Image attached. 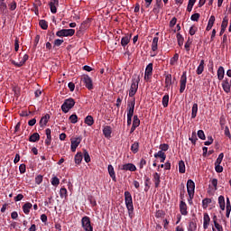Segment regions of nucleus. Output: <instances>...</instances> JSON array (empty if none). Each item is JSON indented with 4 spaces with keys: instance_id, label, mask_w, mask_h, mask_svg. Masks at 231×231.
<instances>
[{
    "instance_id": "obj_1",
    "label": "nucleus",
    "mask_w": 231,
    "mask_h": 231,
    "mask_svg": "<svg viewBox=\"0 0 231 231\" xmlns=\"http://www.w3.org/2000/svg\"><path fill=\"white\" fill-rule=\"evenodd\" d=\"M125 203L128 210V216L133 219V213L134 212V206L133 205V196L131 192L125 191Z\"/></svg>"
},
{
    "instance_id": "obj_2",
    "label": "nucleus",
    "mask_w": 231,
    "mask_h": 231,
    "mask_svg": "<svg viewBox=\"0 0 231 231\" xmlns=\"http://www.w3.org/2000/svg\"><path fill=\"white\" fill-rule=\"evenodd\" d=\"M140 84V76L134 75L132 79V84L129 89V97H133L138 91V85Z\"/></svg>"
},
{
    "instance_id": "obj_3",
    "label": "nucleus",
    "mask_w": 231,
    "mask_h": 231,
    "mask_svg": "<svg viewBox=\"0 0 231 231\" xmlns=\"http://www.w3.org/2000/svg\"><path fill=\"white\" fill-rule=\"evenodd\" d=\"M75 107V99L73 98H67L64 100L63 104L61 105V111L63 113H69L70 109Z\"/></svg>"
},
{
    "instance_id": "obj_4",
    "label": "nucleus",
    "mask_w": 231,
    "mask_h": 231,
    "mask_svg": "<svg viewBox=\"0 0 231 231\" xmlns=\"http://www.w3.org/2000/svg\"><path fill=\"white\" fill-rule=\"evenodd\" d=\"M81 81L83 82L85 88L88 89V91H92V89L95 88V87L93 86V79H91V77H89V75H83L81 77Z\"/></svg>"
},
{
    "instance_id": "obj_5",
    "label": "nucleus",
    "mask_w": 231,
    "mask_h": 231,
    "mask_svg": "<svg viewBox=\"0 0 231 231\" xmlns=\"http://www.w3.org/2000/svg\"><path fill=\"white\" fill-rule=\"evenodd\" d=\"M81 226L85 231H93V226H91V218L85 216L81 218Z\"/></svg>"
},
{
    "instance_id": "obj_6",
    "label": "nucleus",
    "mask_w": 231,
    "mask_h": 231,
    "mask_svg": "<svg viewBox=\"0 0 231 231\" xmlns=\"http://www.w3.org/2000/svg\"><path fill=\"white\" fill-rule=\"evenodd\" d=\"M57 37H73L75 35L74 29H61L56 32Z\"/></svg>"
},
{
    "instance_id": "obj_7",
    "label": "nucleus",
    "mask_w": 231,
    "mask_h": 231,
    "mask_svg": "<svg viewBox=\"0 0 231 231\" xmlns=\"http://www.w3.org/2000/svg\"><path fill=\"white\" fill-rule=\"evenodd\" d=\"M187 88V71L182 72L180 79V93H183Z\"/></svg>"
},
{
    "instance_id": "obj_8",
    "label": "nucleus",
    "mask_w": 231,
    "mask_h": 231,
    "mask_svg": "<svg viewBox=\"0 0 231 231\" xmlns=\"http://www.w3.org/2000/svg\"><path fill=\"white\" fill-rule=\"evenodd\" d=\"M134 106H136V98L133 97L127 101V114L134 115Z\"/></svg>"
},
{
    "instance_id": "obj_9",
    "label": "nucleus",
    "mask_w": 231,
    "mask_h": 231,
    "mask_svg": "<svg viewBox=\"0 0 231 231\" xmlns=\"http://www.w3.org/2000/svg\"><path fill=\"white\" fill-rule=\"evenodd\" d=\"M28 59H30V56H28V54H24L20 62H16L15 60H11V63L16 68H22V66H24V64H26V60H28Z\"/></svg>"
},
{
    "instance_id": "obj_10",
    "label": "nucleus",
    "mask_w": 231,
    "mask_h": 231,
    "mask_svg": "<svg viewBox=\"0 0 231 231\" xmlns=\"http://www.w3.org/2000/svg\"><path fill=\"white\" fill-rule=\"evenodd\" d=\"M152 181L154 183L155 189H159L160 184L162 183V174L154 172L152 174Z\"/></svg>"
},
{
    "instance_id": "obj_11",
    "label": "nucleus",
    "mask_w": 231,
    "mask_h": 231,
    "mask_svg": "<svg viewBox=\"0 0 231 231\" xmlns=\"http://www.w3.org/2000/svg\"><path fill=\"white\" fill-rule=\"evenodd\" d=\"M187 190H188V194H194L196 190V183H194L192 180H188Z\"/></svg>"
},
{
    "instance_id": "obj_12",
    "label": "nucleus",
    "mask_w": 231,
    "mask_h": 231,
    "mask_svg": "<svg viewBox=\"0 0 231 231\" xmlns=\"http://www.w3.org/2000/svg\"><path fill=\"white\" fill-rule=\"evenodd\" d=\"M112 134H113V128H111V126L106 125L103 127V134L105 138H107V140H109L111 138Z\"/></svg>"
},
{
    "instance_id": "obj_13",
    "label": "nucleus",
    "mask_w": 231,
    "mask_h": 231,
    "mask_svg": "<svg viewBox=\"0 0 231 231\" xmlns=\"http://www.w3.org/2000/svg\"><path fill=\"white\" fill-rule=\"evenodd\" d=\"M49 6L51 8V14H55L57 12V7L59 6V0H51L49 3Z\"/></svg>"
},
{
    "instance_id": "obj_14",
    "label": "nucleus",
    "mask_w": 231,
    "mask_h": 231,
    "mask_svg": "<svg viewBox=\"0 0 231 231\" xmlns=\"http://www.w3.org/2000/svg\"><path fill=\"white\" fill-rule=\"evenodd\" d=\"M122 171H130V172H134L136 171V166L133 163L124 164L121 168Z\"/></svg>"
},
{
    "instance_id": "obj_15",
    "label": "nucleus",
    "mask_w": 231,
    "mask_h": 231,
    "mask_svg": "<svg viewBox=\"0 0 231 231\" xmlns=\"http://www.w3.org/2000/svg\"><path fill=\"white\" fill-rule=\"evenodd\" d=\"M147 77H152V63H149L146 66L144 72V80H147Z\"/></svg>"
},
{
    "instance_id": "obj_16",
    "label": "nucleus",
    "mask_w": 231,
    "mask_h": 231,
    "mask_svg": "<svg viewBox=\"0 0 231 231\" xmlns=\"http://www.w3.org/2000/svg\"><path fill=\"white\" fill-rule=\"evenodd\" d=\"M209 225H210V216H208V213H204V217H203L204 230H207V228H208Z\"/></svg>"
},
{
    "instance_id": "obj_17",
    "label": "nucleus",
    "mask_w": 231,
    "mask_h": 231,
    "mask_svg": "<svg viewBox=\"0 0 231 231\" xmlns=\"http://www.w3.org/2000/svg\"><path fill=\"white\" fill-rule=\"evenodd\" d=\"M180 212L182 216H187V214H189V211H187V203L183 200L180 202Z\"/></svg>"
},
{
    "instance_id": "obj_18",
    "label": "nucleus",
    "mask_w": 231,
    "mask_h": 231,
    "mask_svg": "<svg viewBox=\"0 0 231 231\" xmlns=\"http://www.w3.org/2000/svg\"><path fill=\"white\" fill-rule=\"evenodd\" d=\"M227 26H228V16H225L221 23L220 35H223V33H225V31L226 30Z\"/></svg>"
},
{
    "instance_id": "obj_19",
    "label": "nucleus",
    "mask_w": 231,
    "mask_h": 231,
    "mask_svg": "<svg viewBox=\"0 0 231 231\" xmlns=\"http://www.w3.org/2000/svg\"><path fill=\"white\" fill-rule=\"evenodd\" d=\"M107 171L109 173L110 178H112L113 181H116V173L115 172V168L113 165L109 164L107 166Z\"/></svg>"
},
{
    "instance_id": "obj_20",
    "label": "nucleus",
    "mask_w": 231,
    "mask_h": 231,
    "mask_svg": "<svg viewBox=\"0 0 231 231\" xmlns=\"http://www.w3.org/2000/svg\"><path fill=\"white\" fill-rule=\"evenodd\" d=\"M82 158H84V155L81 152H78L77 154L74 157V162L77 165H80L82 163Z\"/></svg>"
},
{
    "instance_id": "obj_21",
    "label": "nucleus",
    "mask_w": 231,
    "mask_h": 231,
    "mask_svg": "<svg viewBox=\"0 0 231 231\" xmlns=\"http://www.w3.org/2000/svg\"><path fill=\"white\" fill-rule=\"evenodd\" d=\"M205 71V60H201L197 68V75H201Z\"/></svg>"
},
{
    "instance_id": "obj_22",
    "label": "nucleus",
    "mask_w": 231,
    "mask_h": 231,
    "mask_svg": "<svg viewBox=\"0 0 231 231\" xmlns=\"http://www.w3.org/2000/svg\"><path fill=\"white\" fill-rule=\"evenodd\" d=\"M49 121H50V116H49V114H46L40 120V127H44V125H46Z\"/></svg>"
},
{
    "instance_id": "obj_23",
    "label": "nucleus",
    "mask_w": 231,
    "mask_h": 231,
    "mask_svg": "<svg viewBox=\"0 0 231 231\" xmlns=\"http://www.w3.org/2000/svg\"><path fill=\"white\" fill-rule=\"evenodd\" d=\"M171 84H172V75L167 74L165 76V88L167 89H169V88H171Z\"/></svg>"
},
{
    "instance_id": "obj_24",
    "label": "nucleus",
    "mask_w": 231,
    "mask_h": 231,
    "mask_svg": "<svg viewBox=\"0 0 231 231\" xmlns=\"http://www.w3.org/2000/svg\"><path fill=\"white\" fill-rule=\"evenodd\" d=\"M32 207H33V205H32V203L26 202V203L23 206V213L26 214V215L30 214V210H31Z\"/></svg>"
},
{
    "instance_id": "obj_25",
    "label": "nucleus",
    "mask_w": 231,
    "mask_h": 231,
    "mask_svg": "<svg viewBox=\"0 0 231 231\" xmlns=\"http://www.w3.org/2000/svg\"><path fill=\"white\" fill-rule=\"evenodd\" d=\"M129 42H131V35L125 36L121 39V45L123 46V48H125V46H127V44H129Z\"/></svg>"
},
{
    "instance_id": "obj_26",
    "label": "nucleus",
    "mask_w": 231,
    "mask_h": 231,
    "mask_svg": "<svg viewBox=\"0 0 231 231\" xmlns=\"http://www.w3.org/2000/svg\"><path fill=\"white\" fill-rule=\"evenodd\" d=\"M41 140V135H39V133H34L29 137V142H39Z\"/></svg>"
},
{
    "instance_id": "obj_27",
    "label": "nucleus",
    "mask_w": 231,
    "mask_h": 231,
    "mask_svg": "<svg viewBox=\"0 0 231 231\" xmlns=\"http://www.w3.org/2000/svg\"><path fill=\"white\" fill-rule=\"evenodd\" d=\"M217 79L218 80L225 79V69L223 67H219L217 69Z\"/></svg>"
},
{
    "instance_id": "obj_28",
    "label": "nucleus",
    "mask_w": 231,
    "mask_h": 231,
    "mask_svg": "<svg viewBox=\"0 0 231 231\" xmlns=\"http://www.w3.org/2000/svg\"><path fill=\"white\" fill-rule=\"evenodd\" d=\"M131 151L134 152V154H136V152L140 151V143L134 142L131 146Z\"/></svg>"
},
{
    "instance_id": "obj_29",
    "label": "nucleus",
    "mask_w": 231,
    "mask_h": 231,
    "mask_svg": "<svg viewBox=\"0 0 231 231\" xmlns=\"http://www.w3.org/2000/svg\"><path fill=\"white\" fill-rule=\"evenodd\" d=\"M85 124H87V125L91 127V125L95 124V119H93V116H87L85 118Z\"/></svg>"
},
{
    "instance_id": "obj_30",
    "label": "nucleus",
    "mask_w": 231,
    "mask_h": 231,
    "mask_svg": "<svg viewBox=\"0 0 231 231\" xmlns=\"http://www.w3.org/2000/svg\"><path fill=\"white\" fill-rule=\"evenodd\" d=\"M222 88L225 93H230V83H228V80L223 81Z\"/></svg>"
},
{
    "instance_id": "obj_31",
    "label": "nucleus",
    "mask_w": 231,
    "mask_h": 231,
    "mask_svg": "<svg viewBox=\"0 0 231 231\" xmlns=\"http://www.w3.org/2000/svg\"><path fill=\"white\" fill-rule=\"evenodd\" d=\"M158 41H160V38L153 37L152 42V50L153 51H156V50H158Z\"/></svg>"
},
{
    "instance_id": "obj_32",
    "label": "nucleus",
    "mask_w": 231,
    "mask_h": 231,
    "mask_svg": "<svg viewBox=\"0 0 231 231\" xmlns=\"http://www.w3.org/2000/svg\"><path fill=\"white\" fill-rule=\"evenodd\" d=\"M80 142H82V137H75L71 140V144L75 147H79V145H80Z\"/></svg>"
},
{
    "instance_id": "obj_33",
    "label": "nucleus",
    "mask_w": 231,
    "mask_h": 231,
    "mask_svg": "<svg viewBox=\"0 0 231 231\" xmlns=\"http://www.w3.org/2000/svg\"><path fill=\"white\" fill-rule=\"evenodd\" d=\"M198 116V104H193L192 109H191V118H196Z\"/></svg>"
},
{
    "instance_id": "obj_34",
    "label": "nucleus",
    "mask_w": 231,
    "mask_h": 231,
    "mask_svg": "<svg viewBox=\"0 0 231 231\" xmlns=\"http://www.w3.org/2000/svg\"><path fill=\"white\" fill-rule=\"evenodd\" d=\"M218 205L222 210H225V197L223 195L218 197Z\"/></svg>"
},
{
    "instance_id": "obj_35",
    "label": "nucleus",
    "mask_w": 231,
    "mask_h": 231,
    "mask_svg": "<svg viewBox=\"0 0 231 231\" xmlns=\"http://www.w3.org/2000/svg\"><path fill=\"white\" fill-rule=\"evenodd\" d=\"M151 182V178L146 177L144 180V192H149V189H151V185L149 184Z\"/></svg>"
},
{
    "instance_id": "obj_36",
    "label": "nucleus",
    "mask_w": 231,
    "mask_h": 231,
    "mask_svg": "<svg viewBox=\"0 0 231 231\" xmlns=\"http://www.w3.org/2000/svg\"><path fill=\"white\" fill-rule=\"evenodd\" d=\"M179 172L180 174H185V162L183 161L179 162Z\"/></svg>"
},
{
    "instance_id": "obj_37",
    "label": "nucleus",
    "mask_w": 231,
    "mask_h": 231,
    "mask_svg": "<svg viewBox=\"0 0 231 231\" xmlns=\"http://www.w3.org/2000/svg\"><path fill=\"white\" fill-rule=\"evenodd\" d=\"M179 59H180V54L175 53L174 56L170 60L171 66H174V64L178 62Z\"/></svg>"
},
{
    "instance_id": "obj_38",
    "label": "nucleus",
    "mask_w": 231,
    "mask_h": 231,
    "mask_svg": "<svg viewBox=\"0 0 231 231\" xmlns=\"http://www.w3.org/2000/svg\"><path fill=\"white\" fill-rule=\"evenodd\" d=\"M198 228V224H196V222L191 221L189 224V227H188V231H195Z\"/></svg>"
},
{
    "instance_id": "obj_39",
    "label": "nucleus",
    "mask_w": 231,
    "mask_h": 231,
    "mask_svg": "<svg viewBox=\"0 0 231 231\" xmlns=\"http://www.w3.org/2000/svg\"><path fill=\"white\" fill-rule=\"evenodd\" d=\"M189 140L193 145H196V142H198V135L196 134V132H192L191 137H189Z\"/></svg>"
},
{
    "instance_id": "obj_40",
    "label": "nucleus",
    "mask_w": 231,
    "mask_h": 231,
    "mask_svg": "<svg viewBox=\"0 0 231 231\" xmlns=\"http://www.w3.org/2000/svg\"><path fill=\"white\" fill-rule=\"evenodd\" d=\"M162 106H163V107H169V94H166L163 96Z\"/></svg>"
},
{
    "instance_id": "obj_41",
    "label": "nucleus",
    "mask_w": 231,
    "mask_h": 231,
    "mask_svg": "<svg viewBox=\"0 0 231 231\" xmlns=\"http://www.w3.org/2000/svg\"><path fill=\"white\" fill-rule=\"evenodd\" d=\"M39 26L42 28V30H48V23L46 20H40Z\"/></svg>"
},
{
    "instance_id": "obj_42",
    "label": "nucleus",
    "mask_w": 231,
    "mask_h": 231,
    "mask_svg": "<svg viewBox=\"0 0 231 231\" xmlns=\"http://www.w3.org/2000/svg\"><path fill=\"white\" fill-rule=\"evenodd\" d=\"M60 196L61 199L64 198H68V189H66V188H61L60 189Z\"/></svg>"
},
{
    "instance_id": "obj_43",
    "label": "nucleus",
    "mask_w": 231,
    "mask_h": 231,
    "mask_svg": "<svg viewBox=\"0 0 231 231\" xmlns=\"http://www.w3.org/2000/svg\"><path fill=\"white\" fill-rule=\"evenodd\" d=\"M210 203H212V199H204L202 200V207H203V208H208V205H210Z\"/></svg>"
},
{
    "instance_id": "obj_44",
    "label": "nucleus",
    "mask_w": 231,
    "mask_h": 231,
    "mask_svg": "<svg viewBox=\"0 0 231 231\" xmlns=\"http://www.w3.org/2000/svg\"><path fill=\"white\" fill-rule=\"evenodd\" d=\"M83 156L86 163H89V162H91V157L89 156V152H88L86 150H83Z\"/></svg>"
},
{
    "instance_id": "obj_45",
    "label": "nucleus",
    "mask_w": 231,
    "mask_h": 231,
    "mask_svg": "<svg viewBox=\"0 0 231 231\" xmlns=\"http://www.w3.org/2000/svg\"><path fill=\"white\" fill-rule=\"evenodd\" d=\"M69 120L70 121L71 124H77L79 122V116L77 115L72 114L69 117Z\"/></svg>"
},
{
    "instance_id": "obj_46",
    "label": "nucleus",
    "mask_w": 231,
    "mask_h": 231,
    "mask_svg": "<svg viewBox=\"0 0 231 231\" xmlns=\"http://www.w3.org/2000/svg\"><path fill=\"white\" fill-rule=\"evenodd\" d=\"M135 127H140V118H138V116H134L133 125Z\"/></svg>"
},
{
    "instance_id": "obj_47",
    "label": "nucleus",
    "mask_w": 231,
    "mask_h": 231,
    "mask_svg": "<svg viewBox=\"0 0 231 231\" xmlns=\"http://www.w3.org/2000/svg\"><path fill=\"white\" fill-rule=\"evenodd\" d=\"M177 41H178L179 46H183V41H185V39L183 38V35H181L180 33H177Z\"/></svg>"
},
{
    "instance_id": "obj_48",
    "label": "nucleus",
    "mask_w": 231,
    "mask_h": 231,
    "mask_svg": "<svg viewBox=\"0 0 231 231\" xmlns=\"http://www.w3.org/2000/svg\"><path fill=\"white\" fill-rule=\"evenodd\" d=\"M214 226L215 227L212 228L213 231H223V226H221L219 223L215 222Z\"/></svg>"
},
{
    "instance_id": "obj_49",
    "label": "nucleus",
    "mask_w": 231,
    "mask_h": 231,
    "mask_svg": "<svg viewBox=\"0 0 231 231\" xmlns=\"http://www.w3.org/2000/svg\"><path fill=\"white\" fill-rule=\"evenodd\" d=\"M199 17H201V14H199V13H195L191 15L190 19L191 21L198 23V21H199Z\"/></svg>"
},
{
    "instance_id": "obj_50",
    "label": "nucleus",
    "mask_w": 231,
    "mask_h": 231,
    "mask_svg": "<svg viewBox=\"0 0 231 231\" xmlns=\"http://www.w3.org/2000/svg\"><path fill=\"white\" fill-rule=\"evenodd\" d=\"M51 183L53 185V187H58V185L60 183V180L57 177H52Z\"/></svg>"
},
{
    "instance_id": "obj_51",
    "label": "nucleus",
    "mask_w": 231,
    "mask_h": 231,
    "mask_svg": "<svg viewBox=\"0 0 231 231\" xmlns=\"http://www.w3.org/2000/svg\"><path fill=\"white\" fill-rule=\"evenodd\" d=\"M159 149L162 151V152H167V151H169V144L167 143L160 144Z\"/></svg>"
},
{
    "instance_id": "obj_52",
    "label": "nucleus",
    "mask_w": 231,
    "mask_h": 231,
    "mask_svg": "<svg viewBox=\"0 0 231 231\" xmlns=\"http://www.w3.org/2000/svg\"><path fill=\"white\" fill-rule=\"evenodd\" d=\"M223 158H225V154L221 152L216 160L215 164H221V162H223Z\"/></svg>"
},
{
    "instance_id": "obj_53",
    "label": "nucleus",
    "mask_w": 231,
    "mask_h": 231,
    "mask_svg": "<svg viewBox=\"0 0 231 231\" xmlns=\"http://www.w3.org/2000/svg\"><path fill=\"white\" fill-rule=\"evenodd\" d=\"M197 134L200 140H206L205 132H203V130H199Z\"/></svg>"
},
{
    "instance_id": "obj_54",
    "label": "nucleus",
    "mask_w": 231,
    "mask_h": 231,
    "mask_svg": "<svg viewBox=\"0 0 231 231\" xmlns=\"http://www.w3.org/2000/svg\"><path fill=\"white\" fill-rule=\"evenodd\" d=\"M165 217V212L163 210H157L155 213V217L160 218V217Z\"/></svg>"
},
{
    "instance_id": "obj_55",
    "label": "nucleus",
    "mask_w": 231,
    "mask_h": 231,
    "mask_svg": "<svg viewBox=\"0 0 231 231\" xmlns=\"http://www.w3.org/2000/svg\"><path fill=\"white\" fill-rule=\"evenodd\" d=\"M196 32H198V28L196 27V25H192L189 28V35H196Z\"/></svg>"
},
{
    "instance_id": "obj_56",
    "label": "nucleus",
    "mask_w": 231,
    "mask_h": 231,
    "mask_svg": "<svg viewBox=\"0 0 231 231\" xmlns=\"http://www.w3.org/2000/svg\"><path fill=\"white\" fill-rule=\"evenodd\" d=\"M42 183V175H38L35 177V184L41 185Z\"/></svg>"
},
{
    "instance_id": "obj_57",
    "label": "nucleus",
    "mask_w": 231,
    "mask_h": 231,
    "mask_svg": "<svg viewBox=\"0 0 231 231\" xmlns=\"http://www.w3.org/2000/svg\"><path fill=\"white\" fill-rule=\"evenodd\" d=\"M134 114H127V126L129 127L133 123V116Z\"/></svg>"
},
{
    "instance_id": "obj_58",
    "label": "nucleus",
    "mask_w": 231,
    "mask_h": 231,
    "mask_svg": "<svg viewBox=\"0 0 231 231\" xmlns=\"http://www.w3.org/2000/svg\"><path fill=\"white\" fill-rule=\"evenodd\" d=\"M215 171L218 173L223 172V166L221 164H215Z\"/></svg>"
},
{
    "instance_id": "obj_59",
    "label": "nucleus",
    "mask_w": 231,
    "mask_h": 231,
    "mask_svg": "<svg viewBox=\"0 0 231 231\" xmlns=\"http://www.w3.org/2000/svg\"><path fill=\"white\" fill-rule=\"evenodd\" d=\"M163 156L167 155L162 150L154 153V158H162Z\"/></svg>"
},
{
    "instance_id": "obj_60",
    "label": "nucleus",
    "mask_w": 231,
    "mask_h": 231,
    "mask_svg": "<svg viewBox=\"0 0 231 231\" xmlns=\"http://www.w3.org/2000/svg\"><path fill=\"white\" fill-rule=\"evenodd\" d=\"M20 174H24L26 172V164H21L19 166Z\"/></svg>"
},
{
    "instance_id": "obj_61",
    "label": "nucleus",
    "mask_w": 231,
    "mask_h": 231,
    "mask_svg": "<svg viewBox=\"0 0 231 231\" xmlns=\"http://www.w3.org/2000/svg\"><path fill=\"white\" fill-rule=\"evenodd\" d=\"M160 8H162V6H158L156 4L154 5L152 12L153 14H155V15H158V14H160Z\"/></svg>"
},
{
    "instance_id": "obj_62",
    "label": "nucleus",
    "mask_w": 231,
    "mask_h": 231,
    "mask_svg": "<svg viewBox=\"0 0 231 231\" xmlns=\"http://www.w3.org/2000/svg\"><path fill=\"white\" fill-rule=\"evenodd\" d=\"M145 165H147V161H145V159L142 158L139 162L140 169H143V167H145Z\"/></svg>"
},
{
    "instance_id": "obj_63",
    "label": "nucleus",
    "mask_w": 231,
    "mask_h": 231,
    "mask_svg": "<svg viewBox=\"0 0 231 231\" xmlns=\"http://www.w3.org/2000/svg\"><path fill=\"white\" fill-rule=\"evenodd\" d=\"M48 39L50 42L53 41L55 39V32H50L48 34Z\"/></svg>"
},
{
    "instance_id": "obj_64",
    "label": "nucleus",
    "mask_w": 231,
    "mask_h": 231,
    "mask_svg": "<svg viewBox=\"0 0 231 231\" xmlns=\"http://www.w3.org/2000/svg\"><path fill=\"white\" fill-rule=\"evenodd\" d=\"M64 42V40L57 39L54 41V46H60Z\"/></svg>"
}]
</instances>
